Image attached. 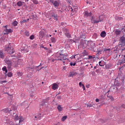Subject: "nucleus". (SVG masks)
Masks as SVG:
<instances>
[{
  "label": "nucleus",
  "instance_id": "1",
  "mask_svg": "<svg viewBox=\"0 0 125 125\" xmlns=\"http://www.w3.org/2000/svg\"><path fill=\"white\" fill-rule=\"evenodd\" d=\"M56 60L62 61L63 63H65V62H69V59H66V56L64 55L63 54L58 53L56 54Z\"/></svg>",
  "mask_w": 125,
  "mask_h": 125
},
{
  "label": "nucleus",
  "instance_id": "2",
  "mask_svg": "<svg viewBox=\"0 0 125 125\" xmlns=\"http://www.w3.org/2000/svg\"><path fill=\"white\" fill-rule=\"evenodd\" d=\"M5 51H7V53H9V54H12L14 53L15 50L13 49V47H10L8 46V47L6 48Z\"/></svg>",
  "mask_w": 125,
  "mask_h": 125
},
{
  "label": "nucleus",
  "instance_id": "3",
  "mask_svg": "<svg viewBox=\"0 0 125 125\" xmlns=\"http://www.w3.org/2000/svg\"><path fill=\"white\" fill-rule=\"evenodd\" d=\"M14 120L16 121H19V123L23 122V117H22V116H19L18 115H15L14 116Z\"/></svg>",
  "mask_w": 125,
  "mask_h": 125
},
{
  "label": "nucleus",
  "instance_id": "4",
  "mask_svg": "<svg viewBox=\"0 0 125 125\" xmlns=\"http://www.w3.org/2000/svg\"><path fill=\"white\" fill-rule=\"evenodd\" d=\"M50 1L52 3L55 7H58L59 6V2L56 0H50Z\"/></svg>",
  "mask_w": 125,
  "mask_h": 125
},
{
  "label": "nucleus",
  "instance_id": "5",
  "mask_svg": "<svg viewBox=\"0 0 125 125\" xmlns=\"http://www.w3.org/2000/svg\"><path fill=\"white\" fill-rule=\"evenodd\" d=\"M78 74V73L75 71H71L69 72V75H68V77L73 78L74 76H77Z\"/></svg>",
  "mask_w": 125,
  "mask_h": 125
},
{
  "label": "nucleus",
  "instance_id": "6",
  "mask_svg": "<svg viewBox=\"0 0 125 125\" xmlns=\"http://www.w3.org/2000/svg\"><path fill=\"white\" fill-rule=\"evenodd\" d=\"M58 88V85L56 83H54L52 84L53 90H56Z\"/></svg>",
  "mask_w": 125,
  "mask_h": 125
},
{
  "label": "nucleus",
  "instance_id": "7",
  "mask_svg": "<svg viewBox=\"0 0 125 125\" xmlns=\"http://www.w3.org/2000/svg\"><path fill=\"white\" fill-rule=\"evenodd\" d=\"M104 20V19L102 18V16H99V21L95 20L94 21V22L95 23H99V22H102V21H103Z\"/></svg>",
  "mask_w": 125,
  "mask_h": 125
},
{
  "label": "nucleus",
  "instance_id": "8",
  "mask_svg": "<svg viewBox=\"0 0 125 125\" xmlns=\"http://www.w3.org/2000/svg\"><path fill=\"white\" fill-rule=\"evenodd\" d=\"M5 33H4V35H8V34H9V33H12L13 32V30H12L11 29H6L5 30Z\"/></svg>",
  "mask_w": 125,
  "mask_h": 125
},
{
  "label": "nucleus",
  "instance_id": "9",
  "mask_svg": "<svg viewBox=\"0 0 125 125\" xmlns=\"http://www.w3.org/2000/svg\"><path fill=\"white\" fill-rule=\"evenodd\" d=\"M25 4V2H23L21 1H19L17 2V5L18 6H22V5Z\"/></svg>",
  "mask_w": 125,
  "mask_h": 125
},
{
  "label": "nucleus",
  "instance_id": "10",
  "mask_svg": "<svg viewBox=\"0 0 125 125\" xmlns=\"http://www.w3.org/2000/svg\"><path fill=\"white\" fill-rule=\"evenodd\" d=\"M99 65L103 67L104 68L108 69V67L106 65L105 63H99Z\"/></svg>",
  "mask_w": 125,
  "mask_h": 125
},
{
  "label": "nucleus",
  "instance_id": "11",
  "mask_svg": "<svg viewBox=\"0 0 125 125\" xmlns=\"http://www.w3.org/2000/svg\"><path fill=\"white\" fill-rule=\"evenodd\" d=\"M11 111L10 108H4L3 109V112L6 113H8Z\"/></svg>",
  "mask_w": 125,
  "mask_h": 125
},
{
  "label": "nucleus",
  "instance_id": "12",
  "mask_svg": "<svg viewBox=\"0 0 125 125\" xmlns=\"http://www.w3.org/2000/svg\"><path fill=\"white\" fill-rule=\"evenodd\" d=\"M102 38H105L106 37V32L105 31H102L100 34Z\"/></svg>",
  "mask_w": 125,
  "mask_h": 125
},
{
  "label": "nucleus",
  "instance_id": "13",
  "mask_svg": "<svg viewBox=\"0 0 125 125\" xmlns=\"http://www.w3.org/2000/svg\"><path fill=\"white\" fill-rule=\"evenodd\" d=\"M57 110L59 112H62V111L63 110V108L61 105H59L58 106H57Z\"/></svg>",
  "mask_w": 125,
  "mask_h": 125
},
{
  "label": "nucleus",
  "instance_id": "14",
  "mask_svg": "<svg viewBox=\"0 0 125 125\" xmlns=\"http://www.w3.org/2000/svg\"><path fill=\"white\" fill-rule=\"evenodd\" d=\"M52 18H53V19H54L55 20H56V21H57L58 19H57V14H53V15H52Z\"/></svg>",
  "mask_w": 125,
  "mask_h": 125
},
{
  "label": "nucleus",
  "instance_id": "15",
  "mask_svg": "<svg viewBox=\"0 0 125 125\" xmlns=\"http://www.w3.org/2000/svg\"><path fill=\"white\" fill-rule=\"evenodd\" d=\"M44 36V33H43V31H40L39 32V37H40V38H43Z\"/></svg>",
  "mask_w": 125,
  "mask_h": 125
},
{
  "label": "nucleus",
  "instance_id": "16",
  "mask_svg": "<svg viewBox=\"0 0 125 125\" xmlns=\"http://www.w3.org/2000/svg\"><path fill=\"white\" fill-rule=\"evenodd\" d=\"M103 50L102 49V47H101L100 48H98V51H97V54L100 55V54H101V52Z\"/></svg>",
  "mask_w": 125,
  "mask_h": 125
},
{
  "label": "nucleus",
  "instance_id": "17",
  "mask_svg": "<svg viewBox=\"0 0 125 125\" xmlns=\"http://www.w3.org/2000/svg\"><path fill=\"white\" fill-rule=\"evenodd\" d=\"M0 58H1L2 59L4 58V54H3V52L1 51H0Z\"/></svg>",
  "mask_w": 125,
  "mask_h": 125
},
{
  "label": "nucleus",
  "instance_id": "18",
  "mask_svg": "<svg viewBox=\"0 0 125 125\" xmlns=\"http://www.w3.org/2000/svg\"><path fill=\"white\" fill-rule=\"evenodd\" d=\"M84 15L87 17L88 16H90L91 15V13H88L86 11L84 12Z\"/></svg>",
  "mask_w": 125,
  "mask_h": 125
},
{
  "label": "nucleus",
  "instance_id": "19",
  "mask_svg": "<svg viewBox=\"0 0 125 125\" xmlns=\"http://www.w3.org/2000/svg\"><path fill=\"white\" fill-rule=\"evenodd\" d=\"M80 57H81V55H80L79 54H77L74 56V59H80Z\"/></svg>",
  "mask_w": 125,
  "mask_h": 125
},
{
  "label": "nucleus",
  "instance_id": "20",
  "mask_svg": "<svg viewBox=\"0 0 125 125\" xmlns=\"http://www.w3.org/2000/svg\"><path fill=\"white\" fill-rule=\"evenodd\" d=\"M121 31L119 30H116L115 31V35H116L117 36H118V35H121Z\"/></svg>",
  "mask_w": 125,
  "mask_h": 125
},
{
  "label": "nucleus",
  "instance_id": "21",
  "mask_svg": "<svg viewBox=\"0 0 125 125\" xmlns=\"http://www.w3.org/2000/svg\"><path fill=\"white\" fill-rule=\"evenodd\" d=\"M121 42H122V43H125V37H121Z\"/></svg>",
  "mask_w": 125,
  "mask_h": 125
},
{
  "label": "nucleus",
  "instance_id": "22",
  "mask_svg": "<svg viewBox=\"0 0 125 125\" xmlns=\"http://www.w3.org/2000/svg\"><path fill=\"white\" fill-rule=\"evenodd\" d=\"M51 41L52 42H56V40H55V38L54 37H51Z\"/></svg>",
  "mask_w": 125,
  "mask_h": 125
},
{
  "label": "nucleus",
  "instance_id": "23",
  "mask_svg": "<svg viewBox=\"0 0 125 125\" xmlns=\"http://www.w3.org/2000/svg\"><path fill=\"white\" fill-rule=\"evenodd\" d=\"M2 70L5 72V73H7V69H6V66H3V67L2 68Z\"/></svg>",
  "mask_w": 125,
  "mask_h": 125
},
{
  "label": "nucleus",
  "instance_id": "24",
  "mask_svg": "<svg viewBox=\"0 0 125 125\" xmlns=\"http://www.w3.org/2000/svg\"><path fill=\"white\" fill-rule=\"evenodd\" d=\"M65 35L66 37H67V38H71V35H70L69 32L65 33Z\"/></svg>",
  "mask_w": 125,
  "mask_h": 125
},
{
  "label": "nucleus",
  "instance_id": "25",
  "mask_svg": "<svg viewBox=\"0 0 125 125\" xmlns=\"http://www.w3.org/2000/svg\"><path fill=\"white\" fill-rule=\"evenodd\" d=\"M7 76L9 78L12 77V73L11 72H9L7 73Z\"/></svg>",
  "mask_w": 125,
  "mask_h": 125
},
{
  "label": "nucleus",
  "instance_id": "26",
  "mask_svg": "<svg viewBox=\"0 0 125 125\" xmlns=\"http://www.w3.org/2000/svg\"><path fill=\"white\" fill-rule=\"evenodd\" d=\"M66 119H67V116H64L62 117V121L64 122V121Z\"/></svg>",
  "mask_w": 125,
  "mask_h": 125
},
{
  "label": "nucleus",
  "instance_id": "27",
  "mask_svg": "<svg viewBox=\"0 0 125 125\" xmlns=\"http://www.w3.org/2000/svg\"><path fill=\"white\" fill-rule=\"evenodd\" d=\"M33 2L35 3V4H39V1L38 0H32Z\"/></svg>",
  "mask_w": 125,
  "mask_h": 125
},
{
  "label": "nucleus",
  "instance_id": "28",
  "mask_svg": "<svg viewBox=\"0 0 125 125\" xmlns=\"http://www.w3.org/2000/svg\"><path fill=\"white\" fill-rule=\"evenodd\" d=\"M88 58L89 59H94V58H95V56H89Z\"/></svg>",
  "mask_w": 125,
  "mask_h": 125
},
{
  "label": "nucleus",
  "instance_id": "29",
  "mask_svg": "<svg viewBox=\"0 0 125 125\" xmlns=\"http://www.w3.org/2000/svg\"><path fill=\"white\" fill-rule=\"evenodd\" d=\"M17 24H18V22L16 21H14L13 22V25L14 26H17Z\"/></svg>",
  "mask_w": 125,
  "mask_h": 125
},
{
  "label": "nucleus",
  "instance_id": "30",
  "mask_svg": "<svg viewBox=\"0 0 125 125\" xmlns=\"http://www.w3.org/2000/svg\"><path fill=\"white\" fill-rule=\"evenodd\" d=\"M30 40H34L35 39V35H31L29 37Z\"/></svg>",
  "mask_w": 125,
  "mask_h": 125
},
{
  "label": "nucleus",
  "instance_id": "31",
  "mask_svg": "<svg viewBox=\"0 0 125 125\" xmlns=\"http://www.w3.org/2000/svg\"><path fill=\"white\" fill-rule=\"evenodd\" d=\"M30 33H29V32H28V31H25V35H26L27 36V37H29V36H30V34H29Z\"/></svg>",
  "mask_w": 125,
  "mask_h": 125
},
{
  "label": "nucleus",
  "instance_id": "32",
  "mask_svg": "<svg viewBox=\"0 0 125 125\" xmlns=\"http://www.w3.org/2000/svg\"><path fill=\"white\" fill-rule=\"evenodd\" d=\"M5 62L6 63H9L10 62V61H9V60L6 59L5 60Z\"/></svg>",
  "mask_w": 125,
  "mask_h": 125
},
{
  "label": "nucleus",
  "instance_id": "33",
  "mask_svg": "<svg viewBox=\"0 0 125 125\" xmlns=\"http://www.w3.org/2000/svg\"><path fill=\"white\" fill-rule=\"evenodd\" d=\"M7 83V81H6V80L0 82V83L1 84H3V83Z\"/></svg>",
  "mask_w": 125,
  "mask_h": 125
},
{
  "label": "nucleus",
  "instance_id": "34",
  "mask_svg": "<svg viewBox=\"0 0 125 125\" xmlns=\"http://www.w3.org/2000/svg\"><path fill=\"white\" fill-rule=\"evenodd\" d=\"M64 32H65V33H69V30H68V29H67V28H65L64 29Z\"/></svg>",
  "mask_w": 125,
  "mask_h": 125
},
{
  "label": "nucleus",
  "instance_id": "35",
  "mask_svg": "<svg viewBox=\"0 0 125 125\" xmlns=\"http://www.w3.org/2000/svg\"><path fill=\"white\" fill-rule=\"evenodd\" d=\"M8 64V68H11V63H7Z\"/></svg>",
  "mask_w": 125,
  "mask_h": 125
},
{
  "label": "nucleus",
  "instance_id": "36",
  "mask_svg": "<svg viewBox=\"0 0 125 125\" xmlns=\"http://www.w3.org/2000/svg\"><path fill=\"white\" fill-rule=\"evenodd\" d=\"M92 106H93V105H92L91 104H89L87 105V107H91Z\"/></svg>",
  "mask_w": 125,
  "mask_h": 125
},
{
  "label": "nucleus",
  "instance_id": "37",
  "mask_svg": "<svg viewBox=\"0 0 125 125\" xmlns=\"http://www.w3.org/2000/svg\"><path fill=\"white\" fill-rule=\"evenodd\" d=\"M109 99H111V101H114V98L112 96L109 97Z\"/></svg>",
  "mask_w": 125,
  "mask_h": 125
},
{
  "label": "nucleus",
  "instance_id": "38",
  "mask_svg": "<svg viewBox=\"0 0 125 125\" xmlns=\"http://www.w3.org/2000/svg\"><path fill=\"white\" fill-rule=\"evenodd\" d=\"M83 84H82V82L79 83V86L80 87L83 86Z\"/></svg>",
  "mask_w": 125,
  "mask_h": 125
},
{
  "label": "nucleus",
  "instance_id": "39",
  "mask_svg": "<svg viewBox=\"0 0 125 125\" xmlns=\"http://www.w3.org/2000/svg\"><path fill=\"white\" fill-rule=\"evenodd\" d=\"M26 22H27V20H23L22 21H21V23H26Z\"/></svg>",
  "mask_w": 125,
  "mask_h": 125
},
{
  "label": "nucleus",
  "instance_id": "40",
  "mask_svg": "<svg viewBox=\"0 0 125 125\" xmlns=\"http://www.w3.org/2000/svg\"><path fill=\"white\" fill-rule=\"evenodd\" d=\"M18 75H19V76H21L22 75V73L20 72H18Z\"/></svg>",
  "mask_w": 125,
  "mask_h": 125
},
{
  "label": "nucleus",
  "instance_id": "41",
  "mask_svg": "<svg viewBox=\"0 0 125 125\" xmlns=\"http://www.w3.org/2000/svg\"><path fill=\"white\" fill-rule=\"evenodd\" d=\"M70 64V66H75L76 63H69Z\"/></svg>",
  "mask_w": 125,
  "mask_h": 125
},
{
  "label": "nucleus",
  "instance_id": "42",
  "mask_svg": "<svg viewBox=\"0 0 125 125\" xmlns=\"http://www.w3.org/2000/svg\"><path fill=\"white\" fill-rule=\"evenodd\" d=\"M104 51H108V52H110V49H105Z\"/></svg>",
  "mask_w": 125,
  "mask_h": 125
},
{
  "label": "nucleus",
  "instance_id": "43",
  "mask_svg": "<svg viewBox=\"0 0 125 125\" xmlns=\"http://www.w3.org/2000/svg\"><path fill=\"white\" fill-rule=\"evenodd\" d=\"M95 102H96V103L99 102V99H96L95 100Z\"/></svg>",
  "mask_w": 125,
  "mask_h": 125
},
{
  "label": "nucleus",
  "instance_id": "44",
  "mask_svg": "<svg viewBox=\"0 0 125 125\" xmlns=\"http://www.w3.org/2000/svg\"><path fill=\"white\" fill-rule=\"evenodd\" d=\"M118 19L119 20H123L124 19L123 18H122V17H118Z\"/></svg>",
  "mask_w": 125,
  "mask_h": 125
},
{
  "label": "nucleus",
  "instance_id": "45",
  "mask_svg": "<svg viewBox=\"0 0 125 125\" xmlns=\"http://www.w3.org/2000/svg\"><path fill=\"white\" fill-rule=\"evenodd\" d=\"M82 87H83V90H85V86H84V85H83V84Z\"/></svg>",
  "mask_w": 125,
  "mask_h": 125
},
{
  "label": "nucleus",
  "instance_id": "46",
  "mask_svg": "<svg viewBox=\"0 0 125 125\" xmlns=\"http://www.w3.org/2000/svg\"><path fill=\"white\" fill-rule=\"evenodd\" d=\"M75 59V56H72L70 57V59Z\"/></svg>",
  "mask_w": 125,
  "mask_h": 125
},
{
  "label": "nucleus",
  "instance_id": "47",
  "mask_svg": "<svg viewBox=\"0 0 125 125\" xmlns=\"http://www.w3.org/2000/svg\"><path fill=\"white\" fill-rule=\"evenodd\" d=\"M116 85L118 86H121V83H117V84H116Z\"/></svg>",
  "mask_w": 125,
  "mask_h": 125
},
{
  "label": "nucleus",
  "instance_id": "48",
  "mask_svg": "<svg viewBox=\"0 0 125 125\" xmlns=\"http://www.w3.org/2000/svg\"><path fill=\"white\" fill-rule=\"evenodd\" d=\"M121 106L122 107V108H125V104H122Z\"/></svg>",
  "mask_w": 125,
  "mask_h": 125
},
{
  "label": "nucleus",
  "instance_id": "49",
  "mask_svg": "<svg viewBox=\"0 0 125 125\" xmlns=\"http://www.w3.org/2000/svg\"><path fill=\"white\" fill-rule=\"evenodd\" d=\"M41 47H42V48H44V46H43V45H41Z\"/></svg>",
  "mask_w": 125,
  "mask_h": 125
},
{
  "label": "nucleus",
  "instance_id": "50",
  "mask_svg": "<svg viewBox=\"0 0 125 125\" xmlns=\"http://www.w3.org/2000/svg\"><path fill=\"white\" fill-rule=\"evenodd\" d=\"M4 28H6V29H7V25H5V26H4Z\"/></svg>",
  "mask_w": 125,
  "mask_h": 125
},
{
  "label": "nucleus",
  "instance_id": "51",
  "mask_svg": "<svg viewBox=\"0 0 125 125\" xmlns=\"http://www.w3.org/2000/svg\"><path fill=\"white\" fill-rule=\"evenodd\" d=\"M61 25H64V22H62Z\"/></svg>",
  "mask_w": 125,
  "mask_h": 125
},
{
  "label": "nucleus",
  "instance_id": "52",
  "mask_svg": "<svg viewBox=\"0 0 125 125\" xmlns=\"http://www.w3.org/2000/svg\"><path fill=\"white\" fill-rule=\"evenodd\" d=\"M44 48L46 50L47 49V48L46 47H44Z\"/></svg>",
  "mask_w": 125,
  "mask_h": 125
},
{
  "label": "nucleus",
  "instance_id": "53",
  "mask_svg": "<svg viewBox=\"0 0 125 125\" xmlns=\"http://www.w3.org/2000/svg\"><path fill=\"white\" fill-rule=\"evenodd\" d=\"M66 69V67H63V70H65Z\"/></svg>",
  "mask_w": 125,
  "mask_h": 125
},
{
  "label": "nucleus",
  "instance_id": "54",
  "mask_svg": "<svg viewBox=\"0 0 125 125\" xmlns=\"http://www.w3.org/2000/svg\"><path fill=\"white\" fill-rule=\"evenodd\" d=\"M71 0H68L69 2H71Z\"/></svg>",
  "mask_w": 125,
  "mask_h": 125
},
{
  "label": "nucleus",
  "instance_id": "55",
  "mask_svg": "<svg viewBox=\"0 0 125 125\" xmlns=\"http://www.w3.org/2000/svg\"><path fill=\"white\" fill-rule=\"evenodd\" d=\"M122 67H125V64L122 66Z\"/></svg>",
  "mask_w": 125,
  "mask_h": 125
},
{
  "label": "nucleus",
  "instance_id": "56",
  "mask_svg": "<svg viewBox=\"0 0 125 125\" xmlns=\"http://www.w3.org/2000/svg\"><path fill=\"white\" fill-rule=\"evenodd\" d=\"M55 33H57V30L55 31Z\"/></svg>",
  "mask_w": 125,
  "mask_h": 125
},
{
  "label": "nucleus",
  "instance_id": "57",
  "mask_svg": "<svg viewBox=\"0 0 125 125\" xmlns=\"http://www.w3.org/2000/svg\"><path fill=\"white\" fill-rule=\"evenodd\" d=\"M29 19H28L26 21H29Z\"/></svg>",
  "mask_w": 125,
  "mask_h": 125
},
{
  "label": "nucleus",
  "instance_id": "58",
  "mask_svg": "<svg viewBox=\"0 0 125 125\" xmlns=\"http://www.w3.org/2000/svg\"><path fill=\"white\" fill-rule=\"evenodd\" d=\"M99 63H101V61H100V62H99Z\"/></svg>",
  "mask_w": 125,
  "mask_h": 125
},
{
  "label": "nucleus",
  "instance_id": "59",
  "mask_svg": "<svg viewBox=\"0 0 125 125\" xmlns=\"http://www.w3.org/2000/svg\"><path fill=\"white\" fill-rule=\"evenodd\" d=\"M43 105H44V104H42L41 105H42V106H43Z\"/></svg>",
  "mask_w": 125,
  "mask_h": 125
},
{
  "label": "nucleus",
  "instance_id": "60",
  "mask_svg": "<svg viewBox=\"0 0 125 125\" xmlns=\"http://www.w3.org/2000/svg\"><path fill=\"white\" fill-rule=\"evenodd\" d=\"M26 0V1H29V0Z\"/></svg>",
  "mask_w": 125,
  "mask_h": 125
},
{
  "label": "nucleus",
  "instance_id": "61",
  "mask_svg": "<svg viewBox=\"0 0 125 125\" xmlns=\"http://www.w3.org/2000/svg\"><path fill=\"white\" fill-rule=\"evenodd\" d=\"M35 118H37V116H35Z\"/></svg>",
  "mask_w": 125,
  "mask_h": 125
},
{
  "label": "nucleus",
  "instance_id": "62",
  "mask_svg": "<svg viewBox=\"0 0 125 125\" xmlns=\"http://www.w3.org/2000/svg\"><path fill=\"white\" fill-rule=\"evenodd\" d=\"M49 37H51V35H49Z\"/></svg>",
  "mask_w": 125,
  "mask_h": 125
},
{
  "label": "nucleus",
  "instance_id": "63",
  "mask_svg": "<svg viewBox=\"0 0 125 125\" xmlns=\"http://www.w3.org/2000/svg\"><path fill=\"white\" fill-rule=\"evenodd\" d=\"M43 82H42V84H43Z\"/></svg>",
  "mask_w": 125,
  "mask_h": 125
},
{
  "label": "nucleus",
  "instance_id": "64",
  "mask_svg": "<svg viewBox=\"0 0 125 125\" xmlns=\"http://www.w3.org/2000/svg\"><path fill=\"white\" fill-rule=\"evenodd\" d=\"M55 125H57V124H55Z\"/></svg>",
  "mask_w": 125,
  "mask_h": 125
}]
</instances>
